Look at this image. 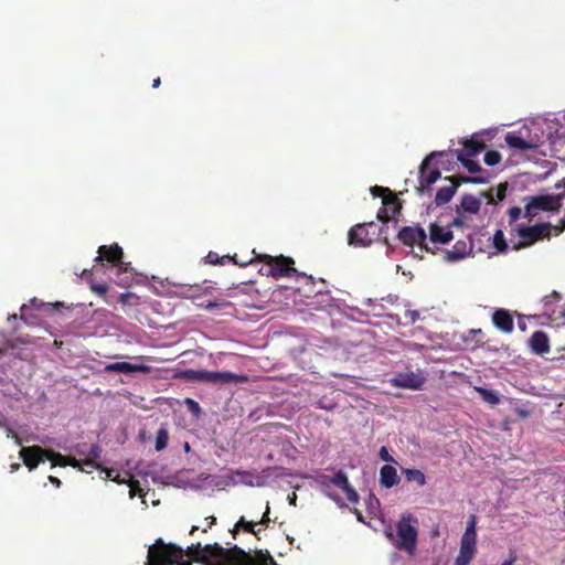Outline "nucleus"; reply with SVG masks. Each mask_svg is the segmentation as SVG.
Wrapping results in <instances>:
<instances>
[{
    "label": "nucleus",
    "mask_w": 565,
    "mask_h": 565,
    "mask_svg": "<svg viewBox=\"0 0 565 565\" xmlns=\"http://www.w3.org/2000/svg\"><path fill=\"white\" fill-rule=\"evenodd\" d=\"M269 511H270V508H269V504L267 503L266 504V510H265V512H264V514H263V516H262V519L259 521L260 524L266 525L269 522V518H268Z\"/></svg>",
    "instance_id": "obj_41"
},
{
    "label": "nucleus",
    "mask_w": 565,
    "mask_h": 565,
    "mask_svg": "<svg viewBox=\"0 0 565 565\" xmlns=\"http://www.w3.org/2000/svg\"><path fill=\"white\" fill-rule=\"evenodd\" d=\"M563 316L565 317V310L563 311Z\"/></svg>",
    "instance_id": "obj_53"
},
{
    "label": "nucleus",
    "mask_w": 565,
    "mask_h": 565,
    "mask_svg": "<svg viewBox=\"0 0 565 565\" xmlns=\"http://www.w3.org/2000/svg\"><path fill=\"white\" fill-rule=\"evenodd\" d=\"M509 216L511 221H518L522 216L524 217V210H522L521 207H512L509 211Z\"/></svg>",
    "instance_id": "obj_36"
},
{
    "label": "nucleus",
    "mask_w": 565,
    "mask_h": 565,
    "mask_svg": "<svg viewBox=\"0 0 565 565\" xmlns=\"http://www.w3.org/2000/svg\"><path fill=\"white\" fill-rule=\"evenodd\" d=\"M483 199H486L483 194L480 196L465 195L461 201V207L465 212L477 213L481 207Z\"/></svg>",
    "instance_id": "obj_24"
},
{
    "label": "nucleus",
    "mask_w": 565,
    "mask_h": 565,
    "mask_svg": "<svg viewBox=\"0 0 565 565\" xmlns=\"http://www.w3.org/2000/svg\"><path fill=\"white\" fill-rule=\"evenodd\" d=\"M493 323L503 332L513 330V320L511 315L505 310H497L492 316Z\"/></svg>",
    "instance_id": "obj_23"
},
{
    "label": "nucleus",
    "mask_w": 565,
    "mask_h": 565,
    "mask_svg": "<svg viewBox=\"0 0 565 565\" xmlns=\"http://www.w3.org/2000/svg\"><path fill=\"white\" fill-rule=\"evenodd\" d=\"M452 226L458 227V224L444 223L441 220H437L429 224V236L427 237V242L431 247L429 252L435 253V250L438 249L439 246L448 244L450 241L455 238V234L451 230Z\"/></svg>",
    "instance_id": "obj_9"
},
{
    "label": "nucleus",
    "mask_w": 565,
    "mask_h": 565,
    "mask_svg": "<svg viewBox=\"0 0 565 565\" xmlns=\"http://www.w3.org/2000/svg\"><path fill=\"white\" fill-rule=\"evenodd\" d=\"M124 255L122 248L118 244H114L110 246L102 245L98 248V256L96 257V262H100L103 259L114 263L117 266V270L127 273L131 269L129 263H125L121 260Z\"/></svg>",
    "instance_id": "obj_13"
},
{
    "label": "nucleus",
    "mask_w": 565,
    "mask_h": 565,
    "mask_svg": "<svg viewBox=\"0 0 565 565\" xmlns=\"http://www.w3.org/2000/svg\"><path fill=\"white\" fill-rule=\"evenodd\" d=\"M524 201V217L530 221L535 217L541 218L543 213L556 212L562 205L559 195L555 194L529 196Z\"/></svg>",
    "instance_id": "obj_7"
},
{
    "label": "nucleus",
    "mask_w": 565,
    "mask_h": 565,
    "mask_svg": "<svg viewBox=\"0 0 565 565\" xmlns=\"http://www.w3.org/2000/svg\"><path fill=\"white\" fill-rule=\"evenodd\" d=\"M390 382L395 387L420 390L424 385L425 379L420 373L407 372L397 374L391 379Z\"/></svg>",
    "instance_id": "obj_16"
},
{
    "label": "nucleus",
    "mask_w": 565,
    "mask_h": 565,
    "mask_svg": "<svg viewBox=\"0 0 565 565\" xmlns=\"http://www.w3.org/2000/svg\"><path fill=\"white\" fill-rule=\"evenodd\" d=\"M168 439H169L168 430L166 428H160L157 434V437H156V450L157 451L163 450L168 445Z\"/></svg>",
    "instance_id": "obj_32"
},
{
    "label": "nucleus",
    "mask_w": 565,
    "mask_h": 565,
    "mask_svg": "<svg viewBox=\"0 0 565 565\" xmlns=\"http://www.w3.org/2000/svg\"><path fill=\"white\" fill-rule=\"evenodd\" d=\"M370 510L373 514H375L379 510L380 502L376 498H370Z\"/></svg>",
    "instance_id": "obj_40"
},
{
    "label": "nucleus",
    "mask_w": 565,
    "mask_h": 565,
    "mask_svg": "<svg viewBox=\"0 0 565 565\" xmlns=\"http://www.w3.org/2000/svg\"><path fill=\"white\" fill-rule=\"evenodd\" d=\"M7 437L14 439L15 444L19 445V446L22 444L21 438L10 427H7Z\"/></svg>",
    "instance_id": "obj_39"
},
{
    "label": "nucleus",
    "mask_w": 565,
    "mask_h": 565,
    "mask_svg": "<svg viewBox=\"0 0 565 565\" xmlns=\"http://www.w3.org/2000/svg\"><path fill=\"white\" fill-rule=\"evenodd\" d=\"M317 483L320 491L338 504H343L345 501L356 503L359 500L356 491L350 486L347 475L342 471L321 475L317 478Z\"/></svg>",
    "instance_id": "obj_3"
},
{
    "label": "nucleus",
    "mask_w": 565,
    "mask_h": 565,
    "mask_svg": "<svg viewBox=\"0 0 565 565\" xmlns=\"http://www.w3.org/2000/svg\"><path fill=\"white\" fill-rule=\"evenodd\" d=\"M393 545L409 555H413L417 546L418 537V519L409 513H403L396 523V536L392 532H387Z\"/></svg>",
    "instance_id": "obj_4"
},
{
    "label": "nucleus",
    "mask_w": 565,
    "mask_h": 565,
    "mask_svg": "<svg viewBox=\"0 0 565 565\" xmlns=\"http://www.w3.org/2000/svg\"><path fill=\"white\" fill-rule=\"evenodd\" d=\"M563 226H552L550 223H537L534 225L525 226L518 225L515 227L516 235L519 237L518 243H513L511 246L512 249H519L521 247L530 246L537 241L548 238L552 235V231H554V235H558L564 230Z\"/></svg>",
    "instance_id": "obj_6"
},
{
    "label": "nucleus",
    "mask_w": 565,
    "mask_h": 565,
    "mask_svg": "<svg viewBox=\"0 0 565 565\" xmlns=\"http://www.w3.org/2000/svg\"><path fill=\"white\" fill-rule=\"evenodd\" d=\"M498 198H499L500 200H502V199L504 198V189H499V190H498Z\"/></svg>",
    "instance_id": "obj_49"
},
{
    "label": "nucleus",
    "mask_w": 565,
    "mask_h": 565,
    "mask_svg": "<svg viewBox=\"0 0 565 565\" xmlns=\"http://www.w3.org/2000/svg\"><path fill=\"white\" fill-rule=\"evenodd\" d=\"M379 456L383 461L395 462L394 458L390 455V451L385 446L381 447Z\"/></svg>",
    "instance_id": "obj_37"
},
{
    "label": "nucleus",
    "mask_w": 565,
    "mask_h": 565,
    "mask_svg": "<svg viewBox=\"0 0 565 565\" xmlns=\"http://www.w3.org/2000/svg\"><path fill=\"white\" fill-rule=\"evenodd\" d=\"M405 318L409 320V322L414 323L418 320L419 313L416 310H406L405 311Z\"/></svg>",
    "instance_id": "obj_38"
},
{
    "label": "nucleus",
    "mask_w": 565,
    "mask_h": 565,
    "mask_svg": "<svg viewBox=\"0 0 565 565\" xmlns=\"http://www.w3.org/2000/svg\"><path fill=\"white\" fill-rule=\"evenodd\" d=\"M191 559L202 565H277L273 557L263 552L255 556L237 547L225 550L218 544H192L185 551L161 541L148 550L146 565H191Z\"/></svg>",
    "instance_id": "obj_1"
},
{
    "label": "nucleus",
    "mask_w": 565,
    "mask_h": 565,
    "mask_svg": "<svg viewBox=\"0 0 565 565\" xmlns=\"http://www.w3.org/2000/svg\"><path fill=\"white\" fill-rule=\"evenodd\" d=\"M505 142L510 148L516 150H532L539 148L541 145L540 138L537 136H531L525 128L508 132L505 135Z\"/></svg>",
    "instance_id": "obj_12"
},
{
    "label": "nucleus",
    "mask_w": 565,
    "mask_h": 565,
    "mask_svg": "<svg viewBox=\"0 0 565 565\" xmlns=\"http://www.w3.org/2000/svg\"><path fill=\"white\" fill-rule=\"evenodd\" d=\"M477 553V530L476 516L471 515L466 531L460 540L459 554L455 559V565H469Z\"/></svg>",
    "instance_id": "obj_8"
},
{
    "label": "nucleus",
    "mask_w": 565,
    "mask_h": 565,
    "mask_svg": "<svg viewBox=\"0 0 565 565\" xmlns=\"http://www.w3.org/2000/svg\"><path fill=\"white\" fill-rule=\"evenodd\" d=\"M403 472L408 481H414L419 486H424L426 483L425 475L418 469H404Z\"/></svg>",
    "instance_id": "obj_30"
},
{
    "label": "nucleus",
    "mask_w": 565,
    "mask_h": 565,
    "mask_svg": "<svg viewBox=\"0 0 565 565\" xmlns=\"http://www.w3.org/2000/svg\"><path fill=\"white\" fill-rule=\"evenodd\" d=\"M373 227V223L360 224L352 227L349 232V244L355 247H365L369 246L373 237L370 233V228Z\"/></svg>",
    "instance_id": "obj_17"
},
{
    "label": "nucleus",
    "mask_w": 565,
    "mask_h": 565,
    "mask_svg": "<svg viewBox=\"0 0 565 565\" xmlns=\"http://www.w3.org/2000/svg\"><path fill=\"white\" fill-rule=\"evenodd\" d=\"M186 404H189V406L192 411L198 412L200 409L199 404L196 402H194L193 399L188 398Z\"/></svg>",
    "instance_id": "obj_44"
},
{
    "label": "nucleus",
    "mask_w": 565,
    "mask_h": 565,
    "mask_svg": "<svg viewBox=\"0 0 565 565\" xmlns=\"http://www.w3.org/2000/svg\"><path fill=\"white\" fill-rule=\"evenodd\" d=\"M216 519L215 516H207L204 519V525L202 526H192V530H191V534L199 530L200 527H202V530L205 532L207 529H210L214 523H215Z\"/></svg>",
    "instance_id": "obj_35"
},
{
    "label": "nucleus",
    "mask_w": 565,
    "mask_h": 565,
    "mask_svg": "<svg viewBox=\"0 0 565 565\" xmlns=\"http://www.w3.org/2000/svg\"><path fill=\"white\" fill-rule=\"evenodd\" d=\"M456 188L457 184L452 181L448 185L440 188L436 194V203L440 205L449 202L455 194Z\"/></svg>",
    "instance_id": "obj_25"
},
{
    "label": "nucleus",
    "mask_w": 565,
    "mask_h": 565,
    "mask_svg": "<svg viewBox=\"0 0 565 565\" xmlns=\"http://www.w3.org/2000/svg\"><path fill=\"white\" fill-rule=\"evenodd\" d=\"M501 161V156L499 152L497 151H488L486 154H484V162L488 164V166H495L498 164L499 162Z\"/></svg>",
    "instance_id": "obj_34"
},
{
    "label": "nucleus",
    "mask_w": 565,
    "mask_h": 565,
    "mask_svg": "<svg viewBox=\"0 0 565 565\" xmlns=\"http://www.w3.org/2000/svg\"><path fill=\"white\" fill-rule=\"evenodd\" d=\"M492 245L498 253H504L510 248L509 244L505 242L504 234L502 231L495 232V234L492 237Z\"/></svg>",
    "instance_id": "obj_28"
},
{
    "label": "nucleus",
    "mask_w": 565,
    "mask_h": 565,
    "mask_svg": "<svg viewBox=\"0 0 565 565\" xmlns=\"http://www.w3.org/2000/svg\"><path fill=\"white\" fill-rule=\"evenodd\" d=\"M399 239L407 246H417L419 252H429L431 249L427 242V234L423 227L419 226H407L399 231Z\"/></svg>",
    "instance_id": "obj_11"
},
{
    "label": "nucleus",
    "mask_w": 565,
    "mask_h": 565,
    "mask_svg": "<svg viewBox=\"0 0 565 565\" xmlns=\"http://www.w3.org/2000/svg\"><path fill=\"white\" fill-rule=\"evenodd\" d=\"M92 288L94 291H96L99 295L106 294V291L108 289L106 285H94Z\"/></svg>",
    "instance_id": "obj_43"
},
{
    "label": "nucleus",
    "mask_w": 565,
    "mask_h": 565,
    "mask_svg": "<svg viewBox=\"0 0 565 565\" xmlns=\"http://www.w3.org/2000/svg\"><path fill=\"white\" fill-rule=\"evenodd\" d=\"M473 254V245L470 237L458 238L450 249L444 250L443 258L448 263H457Z\"/></svg>",
    "instance_id": "obj_14"
},
{
    "label": "nucleus",
    "mask_w": 565,
    "mask_h": 565,
    "mask_svg": "<svg viewBox=\"0 0 565 565\" xmlns=\"http://www.w3.org/2000/svg\"><path fill=\"white\" fill-rule=\"evenodd\" d=\"M243 476V479L242 481L248 486H252V487H262L264 486V480L262 477L259 476H253V475H249V473H241Z\"/></svg>",
    "instance_id": "obj_33"
},
{
    "label": "nucleus",
    "mask_w": 565,
    "mask_h": 565,
    "mask_svg": "<svg viewBox=\"0 0 565 565\" xmlns=\"http://www.w3.org/2000/svg\"><path fill=\"white\" fill-rule=\"evenodd\" d=\"M484 149V143L472 137L462 142V148L456 150L457 159L463 164V167L472 174L467 181L473 183H484L488 180V173L483 172L479 166V162L475 159Z\"/></svg>",
    "instance_id": "obj_5"
},
{
    "label": "nucleus",
    "mask_w": 565,
    "mask_h": 565,
    "mask_svg": "<svg viewBox=\"0 0 565 565\" xmlns=\"http://www.w3.org/2000/svg\"><path fill=\"white\" fill-rule=\"evenodd\" d=\"M438 156H443V153H438ZM436 157L437 153H431L422 164L419 181L420 191H425L440 178V172L438 170H428L430 163L435 160Z\"/></svg>",
    "instance_id": "obj_18"
},
{
    "label": "nucleus",
    "mask_w": 565,
    "mask_h": 565,
    "mask_svg": "<svg viewBox=\"0 0 565 565\" xmlns=\"http://www.w3.org/2000/svg\"><path fill=\"white\" fill-rule=\"evenodd\" d=\"M102 472L105 473V478L111 479L116 481L117 483H128L130 490H129V497L132 499L135 495H139L141 498L145 497V493L142 489L139 487L138 481L132 480L131 478L129 480L119 479V475L115 473L114 469H102Z\"/></svg>",
    "instance_id": "obj_20"
},
{
    "label": "nucleus",
    "mask_w": 565,
    "mask_h": 565,
    "mask_svg": "<svg viewBox=\"0 0 565 565\" xmlns=\"http://www.w3.org/2000/svg\"><path fill=\"white\" fill-rule=\"evenodd\" d=\"M106 372H118V373H149L151 367L145 364L139 363H128V362H116L110 363L105 366Z\"/></svg>",
    "instance_id": "obj_19"
},
{
    "label": "nucleus",
    "mask_w": 565,
    "mask_h": 565,
    "mask_svg": "<svg viewBox=\"0 0 565 565\" xmlns=\"http://www.w3.org/2000/svg\"><path fill=\"white\" fill-rule=\"evenodd\" d=\"M77 454L79 456H85L86 458L84 460H78L75 457L63 456L62 454L53 450L43 449L40 446L22 447L19 455L30 471L34 470L41 462H44V460H50L52 467L72 466L82 471H87L86 468H100L96 462L100 456V448L98 446H90L88 452L78 449Z\"/></svg>",
    "instance_id": "obj_2"
},
{
    "label": "nucleus",
    "mask_w": 565,
    "mask_h": 565,
    "mask_svg": "<svg viewBox=\"0 0 565 565\" xmlns=\"http://www.w3.org/2000/svg\"><path fill=\"white\" fill-rule=\"evenodd\" d=\"M266 258L268 259L266 263V271L275 278L289 276L291 273H296V269L292 267L294 260L289 257L267 256Z\"/></svg>",
    "instance_id": "obj_15"
},
{
    "label": "nucleus",
    "mask_w": 565,
    "mask_h": 565,
    "mask_svg": "<svg viewBox=\"0 0 565 565\" xmlns=\"http://www.w3.org/2000/svg\"><path fill=\"white\" fill-rule=\"evenodd\" d=\"M530 345L536 354H544L550 351V342L547 335L543 331H535L531 339Z\"/></svg>",
    "instance_id": "obj_21"
},
{
    "label": "nucleus",
    "mask_w": 565,
    "mask_h": 565,
    "mask_svg": "<svg viewBox=\"0 0 565 565\" xmlns=\"http://www.w3.org/2000/svg\"><path fill=\"white\" fill-rule=\"evenodd\" d=\"M288 499H289V503H290V504H295V503H296V499H297V497H296V494H295V493H292L291 495H289V498H288Z\"/></svg>",
    "instance_id": "obj_47"
},
{
    "label": "nucleus",
    "mask_w": 565,
    "mask_h": 565,
    "mask_svg": "<svg viewBox=\"0 0 565 565\" xmlns=\"http://www.w3.org/2000/svg\"><path fill=\"white\" fill-rule=\"evenodd\" d=\"M559 299V296L556 291H553L550 296H546L544 298V302L545 305L552 302V301H557Z\"/></svg>",
    "instance_id": "obj_42"
},
{
    "label": "nucleus",
    "mask_w": 565,
    "mask_h": 565,
    "mask_svg": "<svg viewBox=\"0 0 565 565\" xmlns=\"http://www.w3.org/2000/svg\"><path fill=\"white\" fill-rule=\"evenodd\" d=\"M399 481L396 469L391 465H385L380 470V482L385 488H392Z\"/></svg>",
    "instance_id": "obj_22"
},
{
    "label": "nucleus",
    "mask_w": 565,
    "mask_h": 565,
    "mask_svg": "<svg viewBox=\"0 0 565 565\" xmlns=\"http://www.w3.org/2000/svg\"><path fill=\"white\" fill-rule=\"evenodd\" d=\"M355 514H356V516H358V520H359V521H362V515H361V513H360V512H358V511H355Z\"/></svg>",
    "instance_id": "obj_51"
},
{
    "label": "nucleus",
    "mask_w": 565,
    "mask_h": 565,
    "mask_svg": "<svg viewBox=\"0 0 565 565\" xmlns=\"http://www.w3.org/2000/svg\"><path fill=\"white\" fill-rule=\"evenodd\" d=\"M371 192L373 196H382L384 205H388L391 203H394L395 201V199L391 195L388 189L382 186H373L371 188Z\"/></svg>",
    "instance_id": "obj_31"
},
{
    "label": "nucleus",
    "mask_w": 565,
    "mask_h": 565,
    "mask_svg": "<svg viewBox=\"0 0 565 565\" xmlns=\"http://www.w3.org/2000/svg\"><path fill=\"white\" fill-rule=\"evenodd\" d=\"M257 524H258L257 522L247 521L244 516H242L234 525V527L232 530V534L235 537L241 530H244L246 532L257 535V531L255 530V526Z\"/></svg>",
    "instance_id": "obj_27"
},
{
    "label": "nucleus",
    "mask_w": 565,
    "mask_h": 565,
    "mask_svg": "<svg viewBox=\"0 0 565 565\" xmlns=\"http://www.w3.org/2000/svg\"><path fill=\"white\" fill-rule=\"evenodd\" d=\"M186 377L190 380L206 382L213 384H225L233 382H244L245 377L234 374L232 372L222 371V372H210V371H195L190 370L185 373Z\"/></svg>",
    "instance_id": "obj_10"
},
{
    "label": "nucleus",
    "mask_w": 565,
    "mask_h": 565,
    "mask_svg": "<svg viewBox=\"0 0 565 565\" xmlns=\"http://www.w3.org/2000/svg\"><path fill=\"white\" fill-rule=\"evenodd\" d=\"M366 303H367V306H372L374 303V301L372 299H367Z\"/></svg>",
    "instance_id": "obj_52"
},
{
    "label": "nucleus",
    "mask_w": 565,
    "mask_h": 565,
    "mask_svg": "<svg viewBox=\"0 0 565 565\" xmlns=\"http://www.w3.org/2000/svg\"><path fill=\"white\" fill-rule=\"evenodd\" d=\"M160 85V78L153 79L152 87L157 88Z\"/></svg>",
    "instance_id": "obj_50"
},
{
    "label": "nucleus",
    "mask_w": 565,
    "mask_h": 565,
    "mask_svg": "<svg viewBox=\"0 0 565 565\" xmlns=\"http://www.w3.org/2000/svg\"><path fill=\"white\" fill-rule=\"evenodd\" d=\"M49 480H50L51 483L55 484L56 487L61 486V480L57 479L56 477L50 476Z\"/></svg>",
    "instance_id": "obj_45"
},
{
    "label": "nucleus",
    "mask_w": 565,
    "mask_h": 565,
    "mask_svg": "<svg viewBox=\"0 0 565 565\" xmlns=\"http://www.w3.org/2000/svg\"><path fill=\"white\" fill-rule=\"evenodd\" d=\"M477 392L481 395L482 399L490 405H497L500 402L499 395L491 390L484 387H476Z\"/></svg>",
    "instance_id": "obj_29"
},
{
    "label": "nucleus",
    "mask_w": 565,
    "mask_h": 565,
    "mask_svg": "<svg viewBox=\"0 0 565 565\" xmlns=\"http://www.w3.org/2000/svg\"><path fill=\"white\" fill-rule=\"evenodd\" d=\"M19 468H20V465H19V463H12V465L10 466L11 472L17 471Z\"/></svg>",
    "instance_id": "obj_48"
},
{
    "label": "nucleus",
    "mask_w": 565,
    "mask_h": 565,
    "mask_svg": "<svg viewBox=\"0 0 565 565\" xmlns=\"http://www.w3.org/2000/svg\"><path fill=\"white\" fill-rule=\"evenodd\" d=\"M51 305L50 303H42V302H38L36 300H32L31 301V305H23L21 307V318L28 322V323H34V321H32V317L29 315V311L31 309H35L38 311H42V310H45L46 308H49Z\"/></svg>",
    "instance_id": "obj_26"
},
{
    "label": "nucleus",
    "mask_w": 565,
    "mask_h": 565,
    "mask_svg": "<svg viewBox=\"0 0 565 565\" xmlns=\"http://www.w3.org/2000/svg\"><path fill=\"white\" fill-rule=\"evenodd\" d=\"M515 562V557L512 556L509 559L504 561L501 565H513Z\"/></svg>",
    "instance_id": "obj_46"
}]
</instances>
